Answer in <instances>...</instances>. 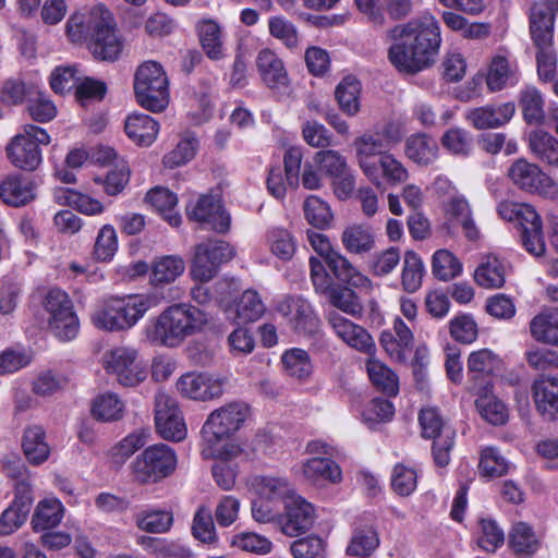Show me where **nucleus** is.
<instances>
[{
	"instance_id": "59",
	"label": "nucleus",
	"mask_w": 558,
	"mask_h": 558,
	"mask_svg": "<svg viewBox=\"0 0 558 558\" xmlns=\"http://www.w3.org/2000/svg\"><path fill=\"white\" fill-rule=\"evenodd\" d=\"M303 210L306 221L318 229L327 228L333 218L330 206L315 195H311L304 201Z\"/></svg>"
},
{
	"instance_id": "19",
	"label": "nucleus",
	"mask_w": 558,
	"mask_h": 558,
	"mask_svg": "<svg viewBox=\"0 0 558 558\" xmlns=\"http://www.w3.org/2000/svg\"><path fill=\"white\" fill-rule=\"evenodd\" d=\"M315 520L312 504L294 494L284 504V515L281 518L280 530L287 536L293 537L308 531Z\"/></svg>"
},
{
	"instance_id": "58",
	"label": "nucleus",
	"mask_w": 558,
	"mask_h": 558,
	"mask_svg": "<svg viewBox=\"0 0 558 558\" xmlns=\"http://www.w3.org/2000/svg\"><path fill=\"white\" fill-rule=\"evenodd\" d=\"M269 34L278 39L288 49L299 47V32L296 26L282 15H274L268 19Z\"/></svg>"
},
{
	"instance_id": "7",
	"label": "nucleus",
	"mask_w": 558,
	"mask_h": 558,
	"mask_svg": "<svg viewBox=\"0 0 558 558\" xmlns=\"http://www.w3.org/2000/svg\"><path fill=\"white\" fill-rule=\"evenodd\" d=\"M306 238L312 248L325 260L337 279L354 288L371 289L372 281L332 247L327 235L307 230Z\"/></svg>"
},
{
	"instance_id": "62",
	"label": "nucleus",
	"mask_w": 558,
	"mask_h": 558,
	"mask_svg": "<svg viewBox=\"0 0 558 558\" xmlns=\"http://www.w3.org/2000/svg\"><path fill=\"white\" fill-rule=\"evenodd\" d=\"M173 524V514L166 510H151L136 515V525L148 533H166Z\"/></svg>"
},
{
	"instance_id": "23",
	"label": "nucleus",
	"mask_w": 558,
	"mask_h": 558,
	"mask_svg": "<svg viewBox=\"0 0 558 558\" xmlns=\"http://www.w3.org/2000/svg\"><path fill=\"white\" fill-rule=\"evenodd\" d=\"M514 112L513 102L486 105L468 110L465 119L477 130L495 129L508 123Z\"/></svg>"
},
{
	"instance_id": "43",
	"label": "nucleus",
	"mask_w": 558,
	"mask_h": 558,
	"mask_svg": "<svg viewBox=\"0 0 558 558\" xmlns=\"http://www.w3.org/2000/svg\"><path fill=\"white\" fill-rule=\"evenodd\" d=\"M530 332L536 341L558 347V310L542 312L533 317Z\"/></svg>"
},
{
	"instance_id": "61",
	"label": "nucleus",
	"mask_w": 558,
	"mask_h": 558,
	"mask_svg": "<svg viewBox=\"0 0 558 558\" xmlns=\"http://www.w3.org/2000/svg\"><path fill=\"white\" fill-rule=\"evenodd\" d=\"M433 274L442 281L456 278L462 271V264L448 250H438L433 255Z\"/></svg>"
},
{
	"instance_id": "60",
	"label": "nucleus",
	"mask_w": 558,
	"mask_h": 558,
	"mask_svg": "<svg viewBox=\"0 0 558 558\" xmlns=\"http://www.w3.org/2000/svg\"><path fill=\"white\" fill-rule=\"evenodd\" d=\"M377 166L380 172V187L384 181L390 185H399L409 178L407 168L392 154H380Z\"/></svg>"
},
{
	"instance_id": "40",
	"label": "nucleus",
	"mask_w": 558,
	"mask_h": 558,
	"mask_svg": "<svg viewBox=\"0 0 558 558\" xmlns=\"http://www.w3.org/2000/svg\"><path fill=\"white\" fill-rule=\"evenodd\" d=\"M197 32L205 54L211 60H221L226 53L220 25L214 20H204L197 24Z\"/></svg>"
},
{
	"instance_id": "22",
	"label": "nucleus",
	"mask_w": 558,
	"mask_h": 558,
	"mask_svg": "<svg viewBox=\"0 0 558 558\" xmlns=\"http://www.w3.org/2000/svg\"><path fill=\"white\" fill-rule=\"evenodd\" d=\"M519 81L518 65L508 51H498L488 65L486 84L489 90L499 92Z\"/></svg>"
},
{
	"instance_id": "28",
	"label": "nucleus",
	"mask_w": 558,
	"mask_h": 558,
	"mask_svg": "<svg viewBox=\"0 0 558 558\" xmlns=\"http://www.w3.org/2000/svg\"><path fill=\"white\" fill-rule=\"evenodd\" d=\"M251 489L260 498L286 504L294 494L291 483L281 476L256 475L250 480Z\"/></svg>"
},
{
	"instance_id": "41",
	"label": "nucleus",
	"mask_w": 558,
	"mask_h": 558,
	"mask_svg": "<svg viewBox=\"0 0 558 558\" xmlns=\"http://www.w3.org/2000/svg\"><path fill=\"white\" fill-rule=\"evenodd\" d=\"M124 401L114 392L106 391L97 395L90 405L92 416L100 422H116L123 417Z\"/></svg>"
},
{
	"instance_id": "55",
	"label": "nucleus",
	"mask_w": 558,
	"mask_h": 558,
	"mask_svg": "<svg viewBox=\"0 0 558 558\" xmlns=\"http://www.w3.org/2000/svg\"><path fill=\"white\" fill-rule=\"evenodd\" d=\"M424 272L425 268L421 257L412 251L407 252L401 274L403 289L409 293L417 291L422 286Z\"/></svg>"
},
{
	"instance_id": "15",
	"label": "nucleus",
	"mask_w": 558,
	"mask_h": 558,
	"mask_svg": "<svg viewBox=\"0 0 558 558\" xmlns=\"http://www.w3.org/2000/svg\"><path fill=\"white\" fill-rule=\"evenodd\" d=\"M155 423L157 432L165 439L180 441L186 436V426L177 401L163 392L155 398Z\"/></svg>"
},
{
	"instance_id": "5",
	"label": "nucleus",
	"mask_w": 558,
	"mask_h": 558,
	"mask_svg": "<svg viewBox=\"0 0 558 558\" xmlns=\"http://www.w3.org/2000/svg\"><path fill=\"white\" fill-rule=\"evenodd\" d=\"M50 141L49 134L43 128L25 124L8 144V159L19 169L34 171L43 162L41 146H47Z\"/></svg>"
},
{
	"instance_id": "44",
	"label": "nucleus",
	"mask_w": 558,
	"mask_h": 558,
	"mask_svg": "<svg viewBox=\"0 0 558 558\" xmlns=\"http://www.w3.org/2000/svg\"><path fill=\"white\" fill-rule=\"evenodd\" d=\"M509 545L518 556L531 557L538 551L541 537L532 526L524 522H518L511 529Z\"/></svg>"
},
{
	"instance_id": "63",
	"label": "nucleus",
	"mask_w": 558,
	"mask_h": 558,
	"mask_svg": "<svg viewBox=\"0 0 558 558\" xmlns=\"http://www.w3.org/2000/svg\"><path fill=\"white\" fill-rule=\"evenodd\" d=\"M476 408L481 416L493 425L505 424L508 420L506 404L493 395H483L476 400Z\"/></svg>"
},
{
	"instance_id": "38",
	"label": "nucleus",
	"mask_w": 558,
	"mask_h": 558,
	"mask_svg": "<svg viewBox=\"0 0 558 558\" xmlns=\"http://www.w3.org/2000/svg\"><path fill=\"white\" fill-rule=\"evenodd\" d=\"M184 270L185 263L180 256L159 257L150 266L149 282L154 287L170 284L181 277Z\"/></svg>"
},
{
	"instance_id": "50",
	"label": "nucleus",
	"mask_w": 558,
	"mask_h": 558,
	"mask_svg": "<svg viewBox=\"0 0 558 558\" xmlns=\"http://www.w3.org/2000/svg\"><path fill=\"white\" fill-rule=\"evenodd\" d=\"M529 146L532 153L550 166H558V140L544 131H533L529 135Z\"/></svg>"
},
{
	"instance_id": "47",
	"label": "nucleus",
	"mask_w": 558,
	"mask_h": 558,
	"mask_svg": "<svg viewBox=\"0 0 558 558\" xmlns=\"http://www.w3.org/2000/svg\"><path fill=\"white\" fill-rule=\"evenodd\" d=\"M63 505L57 498L40 500L32 518V526L35 531H46L57 526L63 518Z\"/></svg>"
},
{
	"instance_id": "36",
	"label": "nucleus",
	"mask_w": 558,
	"mask_h": 558,
	"mask_svg": "<svg viewBox=\"0 0 558 558\" xmlns=\"http://www.w3.org/2000/svg\"><path fill=\"white\" fill-rule=\"evenodd\" d=\"M555 17L549 8L535 3L530 11V33L536 46L553 44Z\"/></svg>"
},
{
	"instance_id": "17",
	"label": "nucleus",
	"mask_w": 558,
	"mask_h": 558,
	"mask_svg": "<svg viewBox=\"0 0 558 558\" xmlns=\"http://www.w3.org/2000/svg\"><path fill=\"white\" fill-rule=\"evenodd\" d=\"M110 12L102 5H96L89 10L78 11L72 14L66 22V36L74 44L89 41L96 36L99 28L106 25V19Z\"/></svg>"
},
{
	"instance_id": "24",
	"label": "nucleus",
	"mask_w": 558,
	"mask_h": 558,
	"mask_svg": "<svg viewBox=\"0 0 558 558\" xmlns=\"http://www.w3.org/2000/svg\"><path fill=\"white\" fill-rule=\"evenodd\" d=\"M123 44L116 31V24L111 13L106 19V25H102L96 36L89 41V51L99 60L114 61L122 51Z\"/></svg>"
},
{
	"instance_id": "18",
	"label": "nucleus",
	"mask_w": 558,
	"mask_h": 558,
	"mask_svg": "<svg viewBox=\"0 0 558 558\" xmlns=\"http://www.w3.org/2000/svg\"><path fill=\"white\" fill-rule=\"evenodd\" d=\"M327 322L336 336L348 347L368 355L375 354L376 344L364 327L345 318L337 311L328 312Z\"/></svg>"
},
{
	"instance_id": "9",
	"label": "nucleus",
	"mask_w": 558,
	"mask_h": 558,
	"mask_svg": "<svg viewBox=\"0 0 558 558\" xmlns=\"http://www.w3.org/2000/svg\"><path fill=\"white\" fill-rule=\"evenodd\" d=\"M44 307L49 315L48 326L58 339L70 341L76 338L80 322L66 292L59 288L50 289L45 296Z\"/></svg>"
},
{
	"instance_id": "32",
	"label": "nucleus",
	"mask_w": 558,
	"mask_h": 558,
	"mask_svg": "<svg viewBox=\"0 0 558 558\" xmlns=\"http://www.w3.org/2000/svg\"><path fill=\"white\" fill-rule=\"evenodd\" d=\"M265 245L277 259L290 262L298 251V241L294 234L283 227H270L265 233Z\"/></svg>"
},
{
	"instance_id": "54",
	"label": "nucleus",
	"mask_w": 558,
	"mask_h": 558,
	"mask_svg": "<svg viewBox=\"0 0 558 558\" xmlns=\"http://www.w3.org/2000/svg\"><path fill=\"white\" fill-rule=\"evenodd\" d=\"M509 461L495 447H485L481 450L478 470L484 477L493 478L506 475L509 472Z\"/></svg>"
},
{
	"instance_id": "2",
	"label": "nucleus",
	"mask_w": 558,
	"mask_h": 558,
	"mask_svg": "<svg viewBox=\"0 0 558 558\" xmlns=\"http://www.w3.org/2000/svg\"><path fill=\"white\" fill-rule=\"evenodd\" d=\"M208 315L186 303L173 304L158 316L147 320L144 331L146 339L157 347L175 349L208 324Z\"/></svg>"
},
{
	"instance_id": "53",
	"label": "nucleus",
	"mask_w": 558,
	"mask_h": 558,
	"mask_svg": "<svg viewBox=\"0 0 558 558\" xmlns=\"http://www.w3.org/2000/svg\"><path fill=\"white\" fill-rule=\"evenodd\" d=\"M379 546V537L372 526L354 530L345 549L349 556L367 557Z\"/></svg>"
},
{
	"instance_id": "4",
	"label": "nucleus",
	"mask_w": 558,
	"mask_h": 558,
	"mask_svg": "<svg viewBox=\"0 0 558 558\" xmlns=\"http://www.w3.org/2000/svg\"><path fill=\"white\" fill-rule=\"evenodd\" d=\"M134 93L138 105L149 111L160 112L169 105V80L157 61H145L134 75Z\"/></svg>"
},
{
	"instance_id": "42",
	"label": "nucleus",
	"mask_w": 558,
	"mask_h": 558,
	"mask_svg": "<svg viewBox=\"0 0 558 558\" xmlns=\"http://www.w3.org/2000/svg\"><path fill=\"white\" fill-rule=\"evenodd\" d=\"M366 372L372 384L387 396H396L399 391V379L396 373L384 362L373 355L366 361Z\"/></svg>"
},
{
	"instance_id": "6",
	"label": "nucleus",
	"mask_w": 558,
	"mask_h": 558,
	"mask_svg": "<svg viewBox=\"0 0 558 558\" xmlns=\"http://www.w3.org/2000/svg\"><path fill=\"white\" fill-rule=\"evenodd\" d=\"M252 416L244 401H231L211 411L202 428L204 441H223L240 432Z\"/></svg>"
},
{
	"instance_id": "26",
	"label": "nucleus",
	"mask_w": 558,
	"mask_h": 558,
	"mask_svg": "<svg viewBox=\"0 0 558 558\" xmlns=\"http://www.w3.org/2000/svg\"><path fill=\"white\" fill-rule=\"evenodd\" d=\"M256 68L262 81L269 88L286 87L289 76L281 58L271 49H262L256 57Z\"/></svg>"
},
{
	"instance_id": "13",
	"label": "nucleus",
	"mask_w": 558,
	"mask_h": 558,
	"mask_svg": "<svg viewBox=\"0 0 558 558\" xmlns=\"http://www.w3.org/2000/svg\"><path fill=\"white\" fill-rule=\"evenodd\" d=\"M227 379L208 372H187L177 383V391L184 398L195 401H210L223 395Z\"/></svg>"
},
{
	"instance_id": "12",
	"label": "nucleus",
	"mask_w": 558,
	"mask_h": 558,
	"mask_svg": "<svg viewBox=\"0 0 558 558\" xmlns=\"http://www.w3.org/2000/svg\"><path fill=\"white\" fill-rule=\"evenodd\" d=\"M290 328L304 336L319 331L320 319L313 305L300 295H284L275 305Z\"/></svg>"
},
{
	"instance_id": "29",
	"label": "nucleus",
	"mask_w": 558,
	"mask_h": 558,
	"mask_svg": "<svg viewBox=\"0 0 558 558\" xmlns=\"http://www.w3.org/2000/svg\"><path fill=\"white\" fill-rule=\"evenodd\" d=\"M0 197L11 206L20 207L35 199V183L31 178L15 174L0 184Z\"/></svg>"
},
{
	"instance_id": "46",
	"label": "nucleus",
	"mask_w": 558,
	"mask_h": 558,
	"mask_svg": "<svg viewBox=\"0 0 558 558\" xmlns=\"http://www.w3.org/2000/svg\"><path fill=\"white\" fill-rule=\"evenodd\" d=\"M281 363L286 374L300 383L307 381L313 373L310 354L300 348L286 350L281 356Z\"/></svg>"
},
{
	"instance_id": "30",
	"label": "nucleus",
	"mask_w": 558,
	"mask_h": 558,
	"mask_svg": "<svg viewBox=\"0 0 558 558\" xmlns=\"http://www.w3.org/2000/svg\"><path fill=\"white\" fill-rule=\"evenodd\" d=\"M532 390L537 411L553 420L558 411V378L541 376L534 381Z\"/></svg>"
},
{
	"instance_id": "33",
	"label": "nucleus",
	"mask_w": 558,
	"mask_h": 558,
	"mask_svg": "<svg viewBox=\"0 0 558 558\" xmlns=\"http://www.w3.org/2000/svg\"><path fill=\"white\" fill-rule=\"evenodd\" d=\"M22 449L27 461L40 465L50 457V446L46 440V432L39 425L28 426L23 434Z\"/></svg>"
},
{
	"instance_id": "21",
	"label": "nucleus",
	"mask_w": 558,
	"mask_h": 558,
	"mask_svg": "<svg viewBox=\"0 0 558 558\" xmlns=\"http://www.w3.org/2000/svg\"><path fill=\"white\" fill-rule=\"evenodd\" d=\"M228 320L234 324H247L258 320L266 312V305L256 290H245L233 304L223 306Z\"/></svg>"
},
{
	"instance_id": "34",
	"label": "nucleus",
	"mask_w": 558,
	"mask_h": 558,
	"mask_svg": "<svg viewBox=\"0 0 558 558\" xmlns=\"http://www.w3.org/2000/svg\"><path fill=\"white\" fill-rule=\"evenodd\" d=\"M128 137L140 146H150L159 132V125L145 113L130 114L124 123Z\"/></svg>"
},
{
	"instance_id": "20",
	"label": "nucleus",
	"mask_w": 558,
	"mask_h": 558,
	"mask_svg": "<svg viewBox=\"0 0 558 558\" xmlns=\"http://www.w3.org/2000/svg\"><path fill=\"white\" fill-rule=\"evenodd\" d=\"M356 160L364 175L376 186L380 187V172L377 162L373 160L376 155L384 154L386 146L379 132L364 133L354 141Z\"/></svg>"
},
{
	"instance_id": "56",
	"label": "nucleus",
	"mask_w": 558,
	"mask_h": 558,
	"mask_svg": "<svg viewBox=\"0 0 558 558\" xmlns=\"http://www.w3.org/2000/svg\"><path fill=\"white\" fill-rule=\"evenodd\" d=\"M192 535L201 543L207 545H216L218 543L213 514L206 506H199L193 517Z\"/></svg>"
},
{
	"instance_id": "57",
	"label": "nucleus",
	"mask_w": 558,
	"mask_h": 558,
	"mask_svg": "<svg viewBox=\"0 0 558 558\" xmlns=\"http://www.w3.org/2000/svg\"><path fill=\"white\" fill-rule=\"evenodd\" d=\"M232 548L256 555H267L272 550V543L266 536L255 532H241L230 539Z\"/></svg>"
},
{
	"instance_id": "64",
	"label": "nucleus",
	"mask_w": 558,
	"mask_h": 558,
	"mask_svg": "<svg viewBox=\"0 0 558 558\" xmlns=\"http://www.w3.org/2000/svg\"><path fill=\"white\" fill-rule=\"evenodd\" d=\"M290 550L293 558H327V544L318 536L294 541Z\"/></svg>"
},
{
	"instance_id": "48",
	"label": "nucleus",
	"mask_w": 558,
	"mask_h": 558,
	"mask_svg": "<svg viewBox=\"0 0 558 558\" xmlns=\"http://www.w3.org/2000/svg\"><path fill=\"white\" fill-rule=\"evenodd\" d=\"M146 201L162 215L172 227L181 223V216L175 210L178 197L165 187H155L146 195Z\"/></svg>"
},
{
	"instance_id": "25",
	"label": "nucleus",
	"mask_w": 558,
	"mask_h": 558,
	"mask_svg": "<svg viewBox=\"0 0 558 558\" xmlns=\"http://www.w3.org/2000/svg\"><path fill=\"white\" fill-rule=\"evenodd\" d=\"M446 214L450 225L460 227L463 236L471 242L481 239V230L475 222L469 202L462 195L452 196L447 204Z\"/></svg>"
},
{
	"instance_id": "27",
	"label": "nucleus",
	"mask_w": 558,
	"mask_h": 558,
	"mask_svg": "<svg viewBox=\"0 0 558 558\" xmlns=\"http://www.w3.org/2000/svg\"><path fill=\"white\" fill-rule=\"evenodd\" d=\"M519 210L518 218L513 221L521 229L522 244L525 250L535 257H542L546 251L543 236V223L539 215L533 208L534 217L530 218Z\"/></svg>"
},
{
	"instance_id": "14",
	"label": "nucleus",
	"mask_w": 558,
	"mask_h": 558,
	"mask_svg": "<svg viewBox=\"0 0 558 558\" xmlns=\"http://www.w3.org/2000/svg\"><path fill=\"white\" fill-rule=\"evenodd\" d=\"M508 174L518 187L526 192L546 197H554L558 194V185L538 166L524 159L513 162Z\"/></svg>"
},
{
	"instance_id": "39",
	"label": "nucleus",
	"mask_w": 558,
	"mask_h": 558,
	"mask_svg": "<svg viewBox=\"0 0 558 558\" xmlns=\"http://www.w3.org/2000/svg\"><path fill=\"white\" fill-rule=\"evenodd\" d=\"M404 154L413 162L427 166L437 159L438 145L436 141L427 134L416 133L407 138Z\"/></svg>"
},
{
	"instance_id": "3",
	"label": "nucleus",
	"mask_w": 558,
	"mask_h": 558,
	"mask_svg": "<svg viewBox=\"0 0 558 558\" xmlns=\"http://www.w3.org/2000/svg\"><path fill=\"white\" fill-rule=\"evenodd\" d=\"M159 304L160 298L156 293L114 296L100 303L90 318L98 329L124 331L133 328L149 310Z\"/></svg>"
},
{
	"instance_id": "45",
	"label": "nucleus",
	"mask_w": 558,
	"mask_h": 558,
	"mask_svg": "<svg viewBox=\"0 0 558 558\" xmlns=\"http://www.w3.org/2000/svg\"><path fill=\"white\" fill-rule=\"evenodd\" d=\"M506 278L505 263L496 255L484 257L474 272V279L481 287L497 289L504 286Z\"/></svg>"
},
{
	"instance_id": "49",
	"label": "nucleus",
	"mask_w": 558,
	"mask_h": 558,
	"mask_svg": "<svg viewBox=\"0 0 558 558\" xmlns=\"http://www.w3.org/2000/svg\"><path fill=\"white\" fill-rule=\"evenodd\" d=\"M501 359L489 349L472 352L468 357V374L473 380L493 375L501 367Z\"/></svg>"
},
{
	"instance_id": "52",
	"label": "nucleus",
	"mask_w": 558,
	"mask_h": 558,
	"mask_svg": "<svg viewBox=\"0 0 558 558\" xmlns=\"http://www.w3.org/2000/svg\"><path fill=\"white\" fill-rule=\"evenodd\" d=\"M519 104L526 123L541 124L544 121V99L536 87L526 86L523 88L520 93Z\"/></svg>"
},
{
	"instance_id": "31",
	"label": "nucleus",
	"mask_w": 558,
	"mask_h": 558,
	"mask_svg": "<svg viewBox=\"0 0 558 558\" xmlns=\"http://www.w3.org/2000/svg\"><path fill=\"white\" fill-rule=\"evenodd\" d=\"M344 250L354 255H365L375 247V233L364 223H351L341 233Z\"/></svg>"
},
{
	"instance_id": "51",
	"label": "nucleus",
	"mask_w": 558,
	"mask_h": 558,
	"mask_svg": "<svg viewBox=\"0 0 558 558\" xmlns=\"http://www.w3.org/2000/svg\"><path fill=\"white\" fill-rule=\"evenodd\" d=\"M361 83L352 75L345 76L336 87V99L343 112L355 116L360 111Z\"/></svg>"
},
{
	"instance_id": "37",
	"label": "nucleus",
	"mask_w": 558,
	"mask_h": 558,
	"mask_svg": "<svg viewBox=\"0 0 558 558\" xmlns=\"http://www.w3.org/2000/svg\"><path fill=\"white\" fill-rule=\"evenodd\" d=\"M303 475L313 484L331 483L342 481V471L332 460L327 458H311L302 465Z\"/></svg>"
},
{
	"instance_id": "1",
	"label": "nucleus",
	"mask_w": 558,
	"mask_h": 558,
	"mask_svg": "<svg viewBox=\"0 0 558 558\" xmlns=\"http://www.w3.org/2000/svg\"><path fill=\"white\" fill-rule=\"evenodd\" d=\"M387 39L393 41L388 49L389 62L401 73L415 74L435 62L441 45L440 25L425 13L389 29Z\"/></svg>"
},
{
	"instance_id": "35",
	"label": "nucleus",
	"mask_w": 558,
	"mask_h": 558,
	"mask_svg": "<svg viewBox=\"0 0 558 558\" xmlns=\"http://www.w3.org/2000/svg\"><path fill=\"white\" fill-rule=\"evenodd\" d=\"M137 544L157 558H190L192 550L181 539H169L153 536H141Z\"/></svg>"
},
{
	"instance_id": "8",
	"label": "nucleus",
	"mask_w": 558,
	"mask_h": 558,
	"mask_svg": "<svg viewBox=\"0 0 558 558\" xmlns=\"http://www.w3.org/2000/svg\"><path fill=\"white\" fill-rule=\"evenodd\" d=\"M177 456L165 444L147 447L132 463L135 480L141 484H154L168 477L175 470Z\"/></svg>"
},
{
	"instance_id": "10",
	"label": "nucleus",
	"mask_w": 558,
	"mask_h": 558,
	"mask_svg": "<svg viewBox=\"0 0 558 558\" xmlns=\"http://www.w3.org/2000/svg\"><path fill=\"white\" fill-rule=\"evenodd\" d=\"M107 373L116 376L124 387H136L147 378L146 364L140 360L138 351L132 347H116L102 356Z\"/></svg>"
},
{
	"instance_id": "11",
	"label": "nucleus",
	"mask_w": 558,
	"mask_h": 558,
	"mask_svg": "<svg viewBox=\"0 0 558 558\" xmlns=\"http://www.w3.org/2000/svg\"><path fill=\"white\" fill-rule=\"evenodd\" d=\"M418 422L424 438L434 439L433 457L439 466H446L450 461V450L454 445V429L444 422L435 408L423 409Z\"/></svg>"
},
{
	"instance_id": "16",
	"label": "nucleus",
	"mask_w": 558,
	"mask_h": 558,
	"mask_svg": "<svg viewBox=\"0 0 558 558\" xmlns=\"http://www.w3.org/2000/svg\"><path fill=\"white\" fill-rule=\"evenodd\" d=\"M186 213L191 219L201 222L206 229L218 233H226L230 229L231 217L217 195L199 196L195 203L187 205Z\"/></svg>"
}]
</instances>
